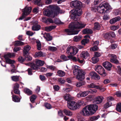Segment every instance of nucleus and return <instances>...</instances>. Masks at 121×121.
<instances>
[{
    "mask_svg": "<svg viewBox=\"0 0 121 121\" xmlns=\"http://www.w3.org/2000/svg\"><path fill=\"white\" fill-rule=\"evenodd\" d=\"M86 24L82 23H79L77 21H75L71 23L69 25L70 29H67L65 30V31L68 35H71L77 34L79 30L77 29H82L84 28Z\"/></svg>",
    "mask_w": 121,
    "mask_h": 121,
    "instance_id": "nucleus-1",
    "label": "nucleus"
},
{
    "mask_svg": "<svg viewBox=\"0 0 121 121\" xmlns=\"http://www.w3.org/2000/svg\"><path fill=\"white\" fill-rule=\"evenodd\" d=\"M73 73L76 76L77 79L82 81L77 82L76 85L77 87H80L85 84V82L83 81L84 79L85 73L82 69H80V67L77 65H75L73 70Z\"/></svg>",
    "mask_w": 121,
    "mask_h": 121,
    "instance_id": "nucleus-2",
    "label": "nucleus"
},
{
    "mask_svg": "<svg viewBox=\"0 0 121 121\" xmlns=\"http://www.w3.org/2000/svg\"><path fill=\"white\" fill-rule=\"evenodd\" d=\"M98 108V106L95 104L89 105L83 108L80 113L84 116H91L95 112Z\"/></svg>",
    "mask_w": 121,
    "mask_h": 121,
    "instance_id": "nucleus-3",
    "label": "nucleus"
},
{
    "mask_svg": "<svg viewBox=\"0 0 121 121\" xmlns=\"http://www.w3.org/2000/svg\"><path fill=\"white\" fill-rule=\"evenodd\" d=\"M72 8L75 9V13L78 15H81L82 13L81 8L82 6V3L80 1L75 0L72 1L71 4Z\"/></svg>",
    "mask_w": 121,
    "mask_h": 121,
    "instance_id": "nucleus-4",
    "label": "nucleus"
},
{
    "mask_svg": "<svg viewBox=\"0 0 121 121\" xmlns=\"http://www.w3.org/2000/svg\"><path fill=\"white\" fill-rule=\"evenodd\" d=\"M111 8L109 4L105 3L102 4H100L97 7V10L99 13L102 14H104L105 13H108Z\"/></svg>",
    "mask_w": 121,
    "mask_h": 121,
    "instance_id": "nucleus-5",
    "label": "nucleus"
},
{
    "mask_svg": "<svg viewBox=\"0 0 121 121\" xmlns=\"http://www.w3.org/2000/svg\"><path fill=\"white\" fill-rule=\"evenodd\" d=\"M15 54L14 53L9 52L5 54L4 56V58L6 63L9 64H13L15 62L14 61L11 60L9 58L15 56Z\"/></svg>",
    "mask_w": 121,
    "mask_h": 121,
    "instance_id": "nucleus-6",
    "label": "nucleus"
},
{
    "mask_svg": "<svg viewBox=\"0 0 121 121\" xmlns=\"http://www.w3.org/2000/svg\"><path fill=\"white\" fill-rule=\"evenodd\" d=\"M32 9L31 7H28L26 6L24 9H23L22 11L23 13L21 16L19 18V20H22L25 18L26 16L30 13Z\"/></svg>",
    "mask_w": 121,
    "mask_h": 121,
    "instance_id": "nucleus-7",
    "label": "nucleus"
},
{
    "mask_svg": "<svg viewBox=\"0 0 121 121\" xmlns=\"http://www.w3.org/2000/svg\"><path fill=\"white\" fill-rule=\"evenodd\" d=\"M95 70L102 77H105L107 75L104 69L101 65H96L95 67Z\"/></svg>",
    "mask_w": 121,
    "mask_h": 121,
    "instance_id": "nucleus-8",
    "label": "nucleus"
},
{
    "mask_svg": "<svg viewBox=\"0 0 121 121\" xmlns=\"http://www.w3.org/2000/svg\"><path fill=\"white\" fill-rule=\"evenodd\" d=\"M49 6L52 9L56 11H54L55 17L57 16L59 13H63L65 12L64 10L60 9L59 7L56 5H50Z\"/></svg>",
    "mask_w": 121,
    "mask_h": 121,
    "instance_id": "nucleus-9",
    "label": "nucleus"
},
{
    "mask_svg": "<svg viewBox=\"0 0 121 121\" xmlns=\"http://www.w3.org/2000/svg\"><path fill=\"white\" fill-rule=\"evenodd\" d=\"M68 107L70 109L75 110L77 109L76 102L74 101L71 100L69 102H67Z\"/></svg>",
    "mask_w": 121,
    "mask_h": 121,
    "instance_id": "nucleus-10",
    "label": "nucleus"
},
{
    "mask_svg": "<svg viewBox=\"0 0 121 121\" xmlns=\"http://www.w3.org/2000/svg\"><path fill=\"white\" fill-rule=\"evenodd\" d=\"M43 14L45 16L50 17L52 18H53L55 17L54 11L48 9L45 10L43 12Z\"/></svg>",
    "mask_w": 121,
    "mask_h": 121,
    "instance_id": "nucleus-11",
    "label": "nucleus"
},
{
    "mask_svg": "<svg viewBox=\"0 0 121 121\" xmlns=\"http://www.w3.org/2000/svg\"><path fill=\"white\" fill-rule=\"evenodd\" d=\"M107 102L104 105V107L105 108H107L110 106L112 105L111 101H113L114 100V98L112 97H109L107 98Z\"/></svg>",
    "mask_w": 121,
    "mask_h": 121,
    "instance_id": "nucleus-12",
    "label": "nucleus"
},
{
    "mask_svg": "<svg viewBox=\"0 0 121 121\" xmlns=\"http://www.w3.org/2000/svg\"><path fill=\"white\" fill-rule=\"evenodd\" d=\"M104 99V98L102 96H98L94 99V102L95 104H99L102 102Z\"/></svg>",
    "mask_w": 121,
    "mask_h": 121,
    "instance_id": "nucleus-13",
    "label": "nucleus"
},
{
    "mask_svg": "<svg viewBox=\"0 0 121 121\" xmlns=\"http://www.w3.org/2000/svg\"><path fill=\"white\" fill-rule=\"evenodd\" d=\"M41 28L40 26L37 22H36L33 23L32 27V29L33 31H38L40 30Z\"/></svg>",
    "mask_w": 121,
    "mask_h": 121,
    "instance_id": "nucleus-14",
    "label": "nucleus"
},
{
    "mask_svg": "<svg viewBox=\"0 0 121 121\" xmlns=\"http://www.w3.org/2000/svg\"><path fill=\"white\" fill-rule=\"evenodd\" d=\"M108 56L110 57V61L111 62L117 63L118 62V61L116 59V56L114 54H110Z\"/></svg>",
    "mask_w": 121,
    "mask_h": 121,
    "instance_id": "nucleus-15",
    "label": "nucleus"
},
{
    "mask_svg": "<svg viewBox=\"0 0 121 121\" xmlns=\"http://www.w3.org/2000/svg\"><path fill=\"white\" fill-rule=\"evenodd\" d=\"M89 74L92 78L96 80H99L100 79L99 76L94 72L92 71L90 72Z\"/></svg>",
    "mask_w": 121,
    "mask_h": 121,
    "instance_id": "nucleus-16",
    "label": "nucleus"
},
{
    "mask_svg": "<svg viewBox=\"0 0 121 121\" xmlns=\"http://www.w3.org/2000/svg\"><path fill=\"white\" fill-rule=\"evenodd\" d=\"M103 65L108 70H111L112 65L110 63L107 61L103 63Z\"/></svg>",
    "mask_w": 121,
    "mask_h": 121,
    "instance_id": "nucleus-17",
    "label": "nucleus"
},
{
    "mask_svg": "<svg viewBox=\"0 0 121 121\" xmlns=\"http://www.w3.org/2000/svg\"><path fill=\"white\" fill-rule=\"evenodd\" d=\"M68 57L70 59H72L73 61L76 62L78 61L79 63H83V61L82 60H80L79 58H76L75 57L72 56L70 55L68 56Z\"/></svg>",
    "mask_w": 121,
    "mask_h": 121,
    "instance_id": "nucleus-18",
    "label": "nucleus"
},
{
    "mask_svg": "<svg viewBox=\"0 0 121 121\" xmlns=\"http://www.w3.org/2000/svg\"><path fill=\"white\" fill-rule=\"evenodd\" d=\"M78 14V13H75L74 10V13H72L71 14V18L75 21H78L79 20L80 18L77 16H79L81 15H79Z\"/></svg>",
    "mask_w": 121,
    "mask_h": 121,
    "instance_id": "nucleus-19",
    "label": "nucleus"
},
{
    "mask_svg": "<svg viewBox=\"0 0 121 121\" xmlns=\"http://www.w3.org/2000/svg\"><path fill=\"white\" fill-rule=\"evenodd\" d=\"M87 87L89 88H95L97 89H99L100 90L102 89V86H96L93 83H91L90 85H88Z\"/></svg>",
    "mask_w": 121,
    "mask_h": 121,
    "instance_id": "nucleus-20",
    "label": "nucleus"
},
{
    "mask_svg": "<svg viewBox=\"0 0 121 121\" xmlns=\"http://www.w3.org/2000/svg\"><path fill=\"white\" fill-rule=\"evenodd\" d=\"M89 54L87 51H83L81 53L80 56L86 59L89 56Z\"/></svg>",
    "mask_w": 121,
    "mask_h": 121,
    "instance_id": "nucleus-21",
    "label": "nucleus"
},
{
    "mask_svg": "<svg viewBox=\"0 0 121 121\" xmlns=\"http://www.w3.org/2000/svg\"><path fill=\"white\" fill-rule=\"evenodd\" d=\"M121 18L120 17L118 16L113 18L110 21V22L111 24H114L116 22L120 21Z\"/></svg>",
    "mask_w": 121,
    "mask_h": 121,
    "instance_id": "nucleus-22",
    "label": "nucleus"
},
{
    "mask_svg": "<svg viewBox=\"0 0 121 121\" xmlns=\"http://www.w3.org/2000/svg\"><path fill=\"white\" fill-rule=\"evenodd\" d=\"M43 37L47 41H49L52 40V37L49 33H45L43 34Z\"/></svg>",
    "mask_w": 121,
    "mask_h": 121,
    "instance_id": "nucleus-23",
    "label": "nucleus"
},
{
    "mask_svg": "<svg viewBox=\"0 0 121 121\" xmlns=\"http://www.w3.org/2000/svg\"><path fill=\"white\" fill-rule=\"evenodd\" d=\"M30 66L31 67V69H33L38 70L39 69V66L38 65L33 63H30Z\"/></svg>",
    "mask_w": 121,
    "mask_h": 121,
    "instance_id": "nucleus-24",
    "label": "nucleus"
},
{
    "mask_svg": "<svg viewBox=\"0 0 121 121\" xmlns=\"http://www.w3.org/2000/svg\"><path fill=\"white\" fill-rule=\"evenodd\" d=\"M56 27V26H49L45 27L44 29L46 31L49 32L55 29Z\"/></svg>",
    "mask_w": 121,
    "mask_h": 121,
    "instance_id": "nucleus-25",
    "label": "nucleus"
},
{
    "mask_svg": "<svg viewBox=\"0 0 121 121\" xmlns=\"http://www.w3.org/2000/svg\"><path fill=\"white\" fill-rule=\"evenodd\" d=\"M64 99L67 102H69L72 100V98L71 96L69 94H67L64 96Z\"/></svg>",
    "mask_w": 121,
    "mask_h": 121,
    "instance_id": "nucleus-26",
    "label": "nucleus"
},
{
    "mask_svg": "<svg viewBox=\"0 0 121 121\" xmlns=\"http://www.w3.org/2000/svg\"><path fill=\"white\" fill-rule=\"evenodd\" d=\"M30 48V47L28 45L24 47L23 51V53L24 55H26L28 54Z\"/></svg>",
    "mask_w": 121,
    "mask_h": 121,
    "instance_id": "nucleus-27",
    "label": "nucleus"
},
{
    "mask_svg": "<svg viewBox=\"0 0 121 121\" xmlns=\"http://www.w3.org/2000/svg\"><path fill=\"white\" fill-rule=\"evenodd\" d=\"M82 33L84 34H91L92 33L93 31L91 29L85 28L83 30Z\"/></svg>",
    "mask_w": 121,
    "mask_h": 121,
    "instance_id": "nucleus-28",
    "label": "nucleus"
},
{
    "mask_svg": "<svg viewBox=\"0 0 121 121\" xmlns=\"http://www.w3.org/2000/svg\"><path fill=\"white\" fill-rule=\"evenodd\" d=\"M64 113L65 115L69 116H71L73 115L72 112L68 110L65 109L63 110Z\"/></svg>",
    "mask_w": 121,
    "mask_h": 121,
    "instance_id": "nucleus-29",
    "label": "nucleus"
},
{
    "mask_svg": "<svg viewBox=\"0 0 121 121\" xmlns=\"http://www.w3.org/2000/svg\"><path fill=\"white\" fill-rule=\"evenodd\" d=\"M73 49V46H69L67 49V53L69 55H71Z\"/></svg>",
    "mask_w": 121,
    "mask_h": 121,
    "instance_id": "nucleus-30",
    "label": "nucleus"
},
{
    "mask_svg": "<svg viewBox=\"0 0 121 121\" xmlns=\"http://www.w3.org/2000/svg\"><path fill=\"white\" fill-rule=\"evenodd\" d=\"M24 91L28 95H30L32 94V91L27 88H25L24 89Z\"/></svg>",
    "mask_w": 121,
    "mask_h": 121,
    "instance_id": "nucleus-31",
    "label": "nucleus"
},
{
    "mask_svg": "<svg viewBox=\"0 0 121 121\" xmlns=\"http://www.w3.org/2000/svg\"><path fill=\"white\" fill-rule=\"evenodd\" d=\"M44 56L43 53L41 51L36 52L35 55V58L37 57Z\"/></svg>",
    "mask_w": 121,
    "mask_h": 121,
    "instance_id": "nucleus-32",
    "label": "nucleus"
},
{
    "mask_svg": "<svg viewBox=\"0 0 121 121\" xmlns=\"http://www.w3.org/2000/svg\"><path fill=\"white\" fill-rule=\"evenodd\" d=\"M12 99L13 101L15 102H19L20 101V98L17 96L15 95H13Z\"/></svg>",
    "mask_w": 121,
    "mask_h": 121,
    "instance_id": "nucleus-33",
    "label": "nucleus"
},
{
    "mask_svg": "<svg viewBox=\"0 0 121 121\" xmlns=\"http://www.w3.org/2000/svg\"><path fill=\"white\" fill-rule=\"evenodd\" d=\"M44 62L43 61H41L40 60H38L36 61V64L38 65L39 66H42L44 64Z\"/></svg>",
    "mask_w": 121,
    "mask_h": 121,
    "instance_id": "nucleus-34",
    "label": "nucleus"
},
{
    "mask_svg": "<svg viewBox=\"0 0 121 121\" xmlns=\"http://www.w3.org/2000/svg\"><path fill=\"white\" fill-rule=\"evenodd\" d=\"M57 75L59 76L62 77L64 76L65 74L64 72L61 70H59L57 72Z\"/></svg>",
    "mask_w": 121,
    "mask_h": 121,
    "instance_id": "nucleus-35",
    "label": "nucleus"
},
{
    "mask_svg": "<svg viewBox=\"0 0 121 121\" xmlns=\"http://www.w3.org/2000/svg\"><path fill=\"white\" fill-rule=\"evenodd\" d=\"M82 36H75L73 38V41L76 42H78L80 41L82 39Z\"/></svg>",
    "mask_w": 121,
    "mask_h": 121,
    "instance_id": "nucleus-36",
    "label": "nucleus"
},
{
    "mask_svg": "<svg viewBox=\"0 0 121 121\" xmlns=\"http://www.w3.org/2000/svg\"><path fill=\"white\" fill-rule=\"evenodd\" d=\"M11 78L13 81L17 82L19 80V76H13L11 77Z\"/></svg>",
    "mask_w": 121,
    "mask_h": 121,
    "instance_id": "nucleus-37",
    "label": "nucleus"
},
{
    "mask_svg": "<svg viewBox=\"0 0 121 121\" xmlns=\"http://www.w3.org/2000/svg\"><path fill=\"white\" fill-rule=\"evenodd\" d=\"M100 117L99 115L97 116L91 117L89 118V120L90 121H95L98 119Z\"/></svg>",
    "mask_w": 121,
    "mask_h": 121,
    "instance_id": "nucleus-38",
    "label": "nucleus"
},
{
    "mask_svg": "<svg viewBox=\"0 0 121 121\" xmlns=\"http://www.w3.org/2000/svg\"><path fill=\"white\" fill-rule=\"evenodd\" d=\"M24 44V43L20 41H17L15 42L14 45L19 46Z\"/></svg>",
    "mask_w": 121,
    "mask_h": 121,
    "instance_id": "nucleus-39",
    "label": "nucleus"
},
{
    "mask_svg": "<svg viewBox=\"0 0 121 121\" xmlns=\"http://www.w3.org/2000/svg\"><path fill=\"white\" fill-rule=\"evenodd\" d=\"M54 22L56 24H63L64 23L62 22L59 19L55 18Z\"/></svg>",
    "mask_w": 121,
    "mask_h": 121,
    "instance_id": "nucleus-40",
    "label": "nucleus"
},
{
    "mask_svg": "<svg viewBox=\"0 0 121 121\" xmlns=\"http://www.w3.org/2000/svg\"><path fill=\"white\" fill-rule=\"evenodd\" d=\"M94 29L95 30H99L100 28V26L99 24L98 23H95L94 24Z\"/></svg>",
    "mask_w": 121,
    "mask_h": 121,
    "instance_id": "nucleus-41",
    "label": "nucleus"
},
{
    "mask_svg": "<svg viewBox=\"0 0 121 121\" xmlns=\"http://www.w3.org/2000/svg\"><path fill=\"white\" fill-rule=\"evenodd\" d=\"M78 51V49L76 48L73 46V49L71 54V55H75Z\"/></svg>",
    "mask_w": 121,
    "mask_h": 121,
    "instance_id": "nucleus-42",
    "label": "nucleus"
},
{
    "mask_svg": "<svg viewBox=\"0 0 121 121\" xmlns=\"http://www.w3.org/2000/svg\"><path fill=\"white\" fill-rule=\"evenodd\" d=\"M36 98V95H33L30 97V99L31 102L32 103H34L35 100Z\"/></svg>",
    "mask_w": 121,
    "mask_h": 121,
    "instance_id": "nucleus-43",
    "label": "nucleus"
},
{
    "mask_svg": "<svg viewBox=\"0 0 121 121\" xmlns=\"http://www.w3.org/2000/svg\"><path fill=\"white\" fill-rule=\"evenodd\" d=\"M36 43L37 44V49L39 50H40L41 49V44L40 41H36Z\"/></svg>",
    "mask_w": 121,
    "mask_h": 121,
    "instance_id": "nucleus-44",
    "label": "nucleus"
},
{
    "mask_svg": "<svg viewBox=\"0 0 121 121\" xmlns=\"http://www.w3.org/2000/svg\"><path fill=\"white\" fill-rule=\"evenodd\" d=\"M83 101H80L76 103L77 107V109L79 108V107L82 105L83 103Z\"/></svg>",
    "mask_w": 121,
    "mask_h": 121,
    "instance_id": "nucleus-45",
    "label": "nucleus"
},
{
    "mask_svg": "<svg viewBox=\"0 0 121 121\" xmlns=\"http://www.w3.org/2000/svg\"><path fill=\"white\" fill-rule=\"evenodd\" d=\"M116 109L118 111L121 112V103H119L117 105Z\"/></svg>",
    "mask_w": 121,
    "mask_h": 121,
    "instance_id": "nucleus-46",
    "label": "nucleus"
},
{
    "mask_svg": "<svg viewBox=\"0 0 121 121\" xmlns=\"http://www.w3.org/2000/svg\"><path fill=\"white\" fill-rule=\"evenodd\" d=\"M35 4L39 6H42L41 0H35Z\"/></svg>",
    "mask_w": 121,
    "mask_h": 121,
    "instance_id": "nucleus-47",
    "label": "nucleus"
},
{
    "mask_svg": "<svg viewBox=\"0 0 121 121\" xmlns=\"http://www.w3.org/2000/svg\"><path fill=\"white\" fill-rule=\"evenodd\" d=\"M48 49L52 52L55 51L57 50V48H56L52 46H49L48 47Z\"/></svg>",
    "mask_w": 121,
    "mask_h": 121,
    "instance_id": "nucleus-48",
    "label": "nucleus"
},
{
    "mask_svg": "<svg viewBox=\"0 0 121 121\" xmlns=\"http://www.w3.org/2000/svg\"><path fill=\"white\" fill-rule=\"evenodd\" d=\"M92 62L94 64H95L97 63L99 60V59L97 57H94L92 58Z\"/></svg>",
    "mask_w": 121,
    "mask_h": 121,
    "instance_id": "nucleus-49",
    "label": "nucleus"
},
{
    "mask_svg": "<svg viewBox=\"0 0 121 121\" xmlns=\"http://www.w3.org/2000/svg\"><path fill=\"white\" fill-rule=\"evenodd\" d=\"M24 56L25 57V60H26L30 61L32 59V57L29 55L24 54Z\"/></svg>",
    "mask_w": 121,
    "mask_h": 121,
    "instance_id": "nucleus-50",
    "label": "nucleus"
},
{
    "mask_svg": "<svg viewBox=\"0 0 121 121\" xmlns=\"http://www.w3.org/2000/svg\"><path fill=\"white\" fill-rule=\"evenodd\" d=\"M89 42V40L87 39H83L81 41L82 44L85 45L86 43H88Z\"/></svg>",
    "mask_w": 121,
    "mask_h": 121,
    "instance_id": "nucleus-51",
    "label": "nucleus"
},
{
    "mask_svg": "<svg viewBox=\"0 0 121 121\" xmlns=\"http://www.w3.org/2000/svg\"><path fill=\"white\" fill-rule=\"evenodd\" d=\"M82 97H84L87 95L89 94L88 91H84L81 93Z\"/></svg>",
    "mask_w": 121,
    "mask_h": 121,
    "instance_id": "nucleus-52",
    "label": "nucleus"
},
{
    "mask_svg": "<svg viewBox=\"0 0 121 121\" xmlns=\"http://www.w3.org/2000/svg\"><path fill=\"white\" fill-rule=\"evenodd\" d=\"M25 60L21 56L19 57L18 58V61L21 63H23L24 61Z\"/></svg>",
    "mask_w": 121,
    "mask_h": 121,
    "instance_id": "nucleus-53",
    "label": "nucleus"
},
{
    "mask_svg": "<svg viewBox=\"0 0 121 121\" xmlns=\"http://www.w3.org/2000/svg\"><path fill=\"white\" fill-rule=\"evenodd\" d=\"M45 106L48 109H50L52 108L51 105L47 103H45Z\"/></svg>",
    "mask_w": 121,
    "mask_h": 121,
    "instance_id": "nucleus-54",
    "label": "nucleus"
},
{
    "mask_svg": "<svg viewBox=\"0 0 121 121\" xmlns=\"http://www.w3.org/2000/svg\"><path fill=\"white\" fill-rule=\"evenodd\" d=\"M60 58L63 61H65L68 60L66 56L64 55H61L60 56Z\"/></svg>",
    "mask_w": 121,
    "mask_h": 121,
    "instance_id": "nucleus-55",
    "label": "nucleus"
},
{
    "mask_svg": "<svg viewBox=\"0 0 121 121\" xmlns=\"http://www.w3.org/2000/svg\"><path fill=\"white\" fill-rule=\"evenodd\" d=\"M47 68L49 69L52 71H54L56 69V67L53 66H47Z\"/></svg>",
    "mask_w": 121,
    "mask_h": 121,
    "instance_id": "nucleus-56",
    "label": "nucleus"
},
{
    "mask_svg": "<svg viewBox=\"0 0 121 121\" xmlns=\"http://www.w3.org/2000/svg\"><path fill=\"white\" fill-rule=\"evenodd\" d=\"M39 78L42 81H44L46 79V78L44 76L41 75H39Z\"/></svg>",
    "mask_w": 121,
    "mask_h": 121,
    "instance_id": "nucleus-57",
    "label": "nucleus"
},
{
    "mask_svg": "<svg viewBox=\"0 0 121 121\" xmlns=\"http://www.w3.org/2000/svg\"><path fill=\"white\" fill-rule=\"evenodd\" d=\"M101 54L98 52H94V57H99L101 56Z\"/></svg>",
    "mask_w": 121,
    "mask_h": 121,
    "instance_id": "nucleus-58",
    "label": "nucleus"
},
{
    "mask_svg": "<svg viewBox=\"0 0 121 121\" xmlns=\"http://www.w3.org/2000/svg\"><path fill=\"white\" fill-rule=\"evenodd\" d=\"M98 49V48L97 46L94 45V46L91 48V50L92 51H96Z\"/></svg>",
    "mask_w": 121,
    "mask_h": 121,
    "instance_id": "nucleus-59",
    "label": "nucleus"
},
{
    "mask_svg": "<svg viewBox=\"0 0 121 121\" xmlns=\"http://www.w3.org/2000/svg\"><path fill=\"white\" fill-rule=\"evenodd\" d=\"M104 36L105 39L108 38L110 37L109 32H108L104 34Z\"/></svg>",
    "mask_w": 121,
    "mask_h": 121,
    "instance_id": "nucleus-60",
    "label": "nucleus"
},
{
    "mask_svg": "<svg viewBox=\"0 0 121 121\" xmlns=\"http://www.w3.org/2000/svg\"><path fill=\"white\" fill-rule=\"evenodd\" d=\"M58 81L61 84H63L65 82V80L61 78H59L58 79Z\"/></svg>",
    "mask_w": 121,
    "mask_h": 121,
    "instance_id": "nucleus-61",
    "label": "nucleus"
},
{
    "mask_svg": "<svg viewBox=\"0 0 121 121\" xmlns=\"http://www.w3.org/2000/svg\"><path fill=\"white\" fill-rule=\"evenodd\" d=\"M110 27L112 30L114 31L117 30L118 28V27L117 26H112Z\"/></svg>",
    "mask_w": 121,
    "mask_h": 121,
    "instance_id": "nucleus-62",
    "label": "nucleus"
},
{
    "mask_svg": "<svg viewBox=\"0 0 121 121\" xmlns=\"http://www.w3.org/2000/svg\"><path fill=\"white\" fill-rule=\"evenodd\" d=\"M89 93H91L92 94H94L96 93L97 92V90L95 89H90L89 91Z\"/></svg>",
    "mask_w": 121,
    "mask_h": 121,
    "instance_id": "nucleus-63",
    "label": "nucleus"
},
{
    "mask_svg": "<svg viewBox=\"0 0 121 121\" xmlns=\"http://www.w3.org/2000/svg\"><path fill=\"white\" fill-rule=\"evenodd\" d=\"M14 93L16 94H20V91L17 89H13Z\"/></svg>",
    "mask_w": 121,
    "mask_h": 121,
    "instance_id": "nucleus-64",
    "label": "nucleus"
}]
</instances>
